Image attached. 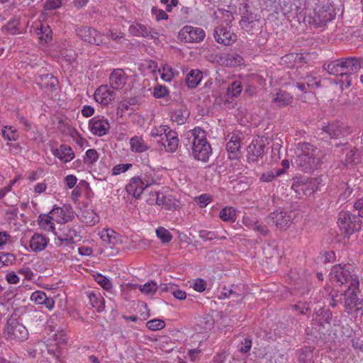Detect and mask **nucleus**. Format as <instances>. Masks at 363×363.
<instances>
[{"mask_svg": "<svg viewBox=\"0 0 363 363\" xmlns=\"http://www.w3.org/2000/svg\"><path fill=\"white\" fill-rule=\"evenodd\" d=\"M186 136L194 157L203 162H207L211 154V147L206 140V132L200 128H195L188 131Z\"/></svg>", "mask_w": 363, "mask_h": 363, "instance_id": "nucleus-1", "label": "nucleus"}, {"mask_svg": "<svg viewBox=\"0 0 363 363\" xmlns=\"http://www.w3.org/2000/svg\"><path fill=\"white\" fill-rule=\"evenodd\" d=\"M316 152L317 148L313 145L308 143H299L295 160L296 166L305 172H310L317 169L321 161Z\"/></svg>", "mask_w": 363, "mask_h": 363, "instance_id": "nucleus-2", "label": "nucleus"}, {"mask_svg": "<svg viewBox=\"0 0 363 363\" xmlns=\"http://www.w3.org/2000/svg\"><path fill=\"white\" fill-rule=\"evenodd\" d=\"M330 279L337 285H345L347 288H358L359 281L351 264H337L333 267L330 273Z\"/></svg>", "mask_w": 363, "mask_h": 363, "instance_id": "nucleus-3", "label": "nucleus"}, {"mask_svg": "<svg viewBox=\"0 0 363 363\" xmlns=\"http://www.w3.org/2000/svg\"><path fill=\"white\" fill-rule=\"evenodd\" d=\"M337 224L340 230L344 232L345 237L353 234L361 229V220L359 217L348 211H341L339 213Z\"/></svg>", "mask_w": 363, "mask_h": 363, "instance_id": "nucleus-4", "label": "nucleus"}, {"mask_svg": "<svg viewBox=\"0 0 363 363\" xmlns=\"http://www.w3.org/2000/svg\"><path fill=\"white\" fill-rule=\"evenodd\" d=\"M335 16L334 9L329 5L316 7L308 16V23L316 28H321L331 21Z\"/></svg>", "mask_w": 363, "mask_h": 363, "instance_id": "nucleus-5", "label": "nucleus"}, {"mask_svg": "<svg viewBox=\"0 0 363 363\" xmlns=\"http://www.w3.org/2000/svg\"><path fill=\"white\" fill-rule=\"evenodd\" d=\"M294 218L293 212L280 210L269 213L265 221L268 224L274 225L279 230H286L291 226Z\"/></svg>", "mask_w": 363, "mask_h": 363, "instance_id": "nucleus-6", "label": "nucleus"}, {"mask_svg": "<svg viewBox=\"0 0 363 363\" xmlns=\"http://www.w3.org/2000/svg\"><path fill=\"white\" fill-rule=\"evenodd\" d=\"M6 335L8 339L21 342L27 340L28 332L22 323L11 315L7 321Z\"/></svg>", "mask_w": 363, "mask_h": 363, "instance_id": "nucleus-7", "label": "nucleus"}, {"mask_svg": "<svg viewBox=\"0 0 363 363\" xmlns=\"http://www.w3.org/2000/svg\"><path fill=\"white\" fill-rule=\"evenodd\" d=\"M206 33L203 29L192 26H185L179 32V38L189 43H198L203 40Z\"/></svg>", "mask_w": 363, "mask_h": 363, "instance_id": "nucleus-8", "label": "nucleus"}, {"mask_svg": "<svg viewBox=\"0 0 363 363\" xmlns=\"http://www.w3.org/2000/svg\"><path fill=\"white\" fill-rule=\"evenodd\" d=\"M76 33L82 40L96 45L104 44V35L94 28L82 26L76 30Z\"/></svg>", "mask_w": 363, "mask_h": 363, "instance_id": "nucleus-9", "label": "nucleus"}, {"mask_svg": "<svg viewBox=\"0 0 363 363\" xmlns=\"http://www.w3.org/2000/svg\"><path fill=\"white\" fill-rule=\"evenodd\" d=\"M152 182V181L147 179L145 177H134L130 179L125 186V190L129 195L139 199L143 191L150 186Z\"/></svg>", "mask_w": 363, "mask_h": 363, "instance_id": "nucleus-10", "label": "nucleus"}, {"mask_svg": "<svg viewBox=\"0 0 363 363\" xmlns=\"http://www.w3.org/2000/svg\"><path fill=\"white\" fill-rule=\"evenodd\" d=\"M358 288L349 289L344 292V306L348 313H352L353 311H358L361 309L359 306L362 301L357 296Z\"/></svg>", "mask_w": 363, "mask_h": 363, "instance_id": "nucleus-11", "label": "nucleus"}, {"mask_svg": "<svg viewBox=\"0 0 363 363\" xmlns=\"http://www.w3.org/2000/svg\"><path fill=\"white\" fill-rule=\"evenodd\" d=\"M349 133V130L339 121H335L324 125L321 129V134L326 135L323 138L330 139L341 138Z\"/></svg>", "mask_w": 363, "mask_h": 363, "instance_id": "nucleus-12", "label": "nucleus"}, {"mask_svg": "<svg viewBox=\"0 0 363 363\" xmlns=\"http://www.w3.org/2000/svg\"><path fill=\"white\" fill-rule=\"evenodd\" d=\"M128 31L130 35L135 37H143L154 40L159 38L158 32L140 23L130 25Z\"/></svg>", "mask_w": 363, "mask_h": 363, "instance_id": "nucleus-13", "label": "nucleus"}, {"mask_svg": "<svg viewBox=\"0 0 363 363\" xmlns=\"http://www.w3.org/2000/svg\"><path fill=\"white\" fill-rule=\"evenodd\" d=\"M213 35L217 43L225 45H231L236 39V36L231 32L230 28L224 26L216 27Z\"/></svg>", "mask_w": 363, "mask_h": 363, "instance_id": "nucleus-14", "label": "nucleus"}, {"mask_svg": "<svg viewBox=\"0 0 363 363\" xmlns=\"http://www.w3.org/2000/svg\"><path fill=\"white\" fill-rule=\"evenodd\" d=\"M242 86L240 82H233L227 89L224 96L223 104L225 107L232 108L235 107V102L233 98L238 97L242 92Z\"/></svg>", "mask_w": 363, "mask_h": 363, "instance_id": "nucleus-15", "label": "nucleus"}, {"mask_svg": "<svg viewBox=\"0 0 363 363\" xmlns=\"http://www.w3.org/2000/svg\"><path fill=\"white\" fill-rule=\"evenodd\" d=\"M249 162H255L262 158L264 152V144L262 140H253L247 147Z\"/></svg>", "mask_w": 363, "mask_h": 363, "instance_id": "nucleus-16", "label": "nucleus"}, {"mask_svg": "<svg viewBox=\"0 0 363 363\" xmlns=\"http://www.w3.org/2000/svg\"><path fill=\"white\" fill-rule=\"evenodd\" d=\"M89 127L94 135L101 137L108 133L110 124L106 119L94 117L89 121Z\"/></svg>", "mask_w": 363, "mask_h": 363, "instance_id": "nucleus-17", "label": "nucleus"}, {"mask_svg": "<svg viewBox=\"0 0 363 363\" xmlns=\"http://www.w3.org/2000/svg\"><path fill=\"white\" fill-rule=\"evenodd\" d=\"M116 92L107 85L100 86L94 93L96 101L102 105L109 104L115 98Z\"/></svg>", "mask_w": 363, "mask_h": 363, "instance_id": "nucleus-18", "label": "nucleus"}, {"mask_svg": "<svg viewBox=\"0 0 363 363\" xmlns=\"http://www.w3.org/2000/svg\"><path fill=\"white\" fill-rule=\"evenodd\" d=\"M127 77L122 69H115L110 74L109 84L111 88L116 90L121 89L126 84Z\"/></svg>", "mask_w": 363, "mask_h": 363, "instance_id": "nucleus-19", "label": "nucleus"}, {"mask_svg": "<svg viewBox=\"0 0 363 363\" xmlns=\"http://www.w3.org/2000/svg\"><path fill=\"white\" fill-rule=\"evenodd\" d=\"M259 24V20L257 18L256 14L246 11V12L242 16L240 26L242 29L247 32L252 31L253 29L258 28Z\"/></svg>", "mask_w": 363, "mask_h": 363, "instance_id": "nucleus-20", "label": "nucleus"}, {"mask_svg": "<svg viewBox=\"0 0 363 363\" xmlns=\"http://www.w3.org/2000/svg\"><path fill=\"white\" fill-rule=\"evenodd\" d=\"M35 33L40 39L42 43L47 44L50 43L52 39V31L48 24L44 23H35Z\"/></svg>", "mask_w": 363, "mask_h": 363, "instance_id": "nucleus-21", "label": "nucleus"}, {"mask_svg": "<svg viewBox=\"0 0 363 363\" xmlns=\"http://www.w3.org/2000/svg\"><path fill=\"white\" fill-rule=\"evenodd\" d=\"M49 243V239L44 235L35 233L30 238L29 246L33 252H41L44 250Z\"/></svg>", "mask_w": 363, "mask_h": 363, "instance_id": "nucleus-22", "label": "nucleus"}, {"mask_svg": "<svg viewBox=\"0 0 363 363\" xmlns=\"http://www.w3.org/2000/svg\"><path fill=\"white\" fill-rule=\"evenodd\" d=\"M165 137V143H162V145L165 147L166 150L169 152H174L179 145V138L178 134L177 132L168 129L167 133L164 135Z\"/></svg>", "mask_w": 363, "mask_h": 363, "instance_id": "nucleus-23", "label": "nucleus"}, {"mask_svg": "<svg viewBox=\"0 0 363 363\" xmlns=\"http://www.w3.org/2000/svg\"><path fill=\"white\" fill-rule=\"evenodd\" d=\"M344 75H352L359 72L357 57H349L340 58Z\"/></svg>", "mask_w": 363, "mask_h": 363, "instance_id": "nucleus-24", "label": "nucleus"}, {"mask_svg": "<svg viewBox=\"0 0 363 363\" xmlns=\"http://www.w3.org/2000/svg\"><path fill=\"white\" fill-rule=\"evenodd\" d=\"M77 236V233L75 230L70 228H64L62 230V234L57 238L55 240V244L57 246H60L62 244L67 245H72L74 242V238Z\"/></svg>", "mask_w": 363, "mask_h": 363, "instance_id": "nucleus-25", "label": "nucleus"}, {"mask_svg": "<svg viewBox=\"0 0 363 363\" xmlns=\"http://www.w3.org/2000/svg\"><path fill=\"white\" fill-rule=\"evenodd\" d=\"M53 155L65 163L70 162L74 157V151L71 147L66 145H62L54 150Z\"/></svg>", "mask_w": 363, "mask_h": 363, "instance_id": "nucleus-26", "label": "nucleus"}, {"mask_svg": "<svg viewBox=\"0 0 363 363\" xmlns=\"http://www.w3.org/2000/svg\"><path fill=\"white\" fill-rule=\"evenodd\" d=\"M293 97L286 91L279 90L272 95V103L278 106H286L293 102Z\"/></svg>", "mask_w": 363, "mask_h": 363, "instance_id": "nucleus-27", "label": "nucleus"}, {"mask_svg": "<svg viewBox=\"0 0 363 363\" xmlns=\"http://www.w3.org/2000/svg\"><path fill=\"white\" fill-rule=\"evenodd\" d=\"M323 69L330 74L335 76H344L342 62L340 59L325 62Z\"/></svg>", "mask_w": 363, "mask_h": 363, "instance_id": "nucleus-28", "label": "nucleus"}, {"mask_svg": "<svg viewBox=\"0 0 363 363\" xmlns=\"http://www.w3.org/2000/svg\"><path fill=\"white\" fill-rule=\"evenodd\" d=\"M203 75L199 69H191L186 77V84L190 89L196 88L201 82Z\"/></svg>", "mask_w": 363, "mask_h": 363, "instance_id": "nucleus-29", "label": "nucleus"}, {"mask_svg": "<svg viewBox=\"0 0 363 363\" xmlns=\"http://www.w3.org/2000/svg\"><path fill=\"white\" fill-rule=\"evenodd\" d=\"M242 298V290L238 285H232L230 288L223 287L220 292V298Z\"/></svg>", "mask_w": 363, "mask_h": 363, "instance_id": "nucleus-30", "label": "nucleus"}, {"mask_svg": "<svg viewBox=\"0 0 363 363\" xmlns=\"http://www.w3.org/2000/svg\"><path fill=\"white\" fill-rule=\"evenodd\" d=\"M79 219L82 223L89 225H94L99 221L96 213L91 209H84L79 215Z\"/></svg>", "mask_w": 363, "mask_h": 363, "instance_id": "nucleus-31", "label": "nucleus"}, {"mask_svg": "<svg viewBox=\"0 0 363 363\" xmlns=\"http://www.w3.org/2000/svg\"><path fill=\"white\" fill-rule=\"evenodd\" d=\"M131 150L135 152H143L149 150L150 147L145 140L139 136H134L130 140Z\"/></svg>", "mask_w": 363, "mask_h": 363, "instance_id": "nucleus-32", "label": "nucleus"}, {"mask_svg": "<svg viewBox=\"0 0 363 363\" xmlns=\"http://www.w3.org/2000/svg\"><path fill=\"white\" fill-rule=\"evenodd\" d=\"M53 220L54 217L50 213L40 214L38 218L39 226L45 231L52 232L55 230Z\"/></svg>", "mask_w": 363, "mask_h": 363, "instance_id": "nucleus-33", "label": "nucleus"}, {"mask_svg": "<svg viewBox=\"0 0 363 363\" xmlns=\"http://www.w3.org/2000/svg\"><path fill=\"white\" fill-rule=\"evenodd\" d=\"M100 237L104 242L110 245L111 247L118 242L116 233L111 229H103L100 233Z\"/></svg>", "mask_w": 363, "mask_h": 363, "instance_id": "nucleus-34", "label": "nucleus"}, {"mask_svg": "<svg viewBox=\"0 0 363 363\" xmlns=\"http://www.w3.org/2000/svg\"><path fill=\"white\" fill-rule=\"evenodd\" d=\"M240 140L238 135H233L230 140L226 144V150L228 152L233 155L230 158H236L238 157V152L240 147Z\"/></svg>", "mask_w": 363, "mask_h": 363, "instance_id": "nucleus-35", "label": "nucleus"}, {"mask_svg": "<svg viewBox=\"0 0 363 363\" xmlns=\"http://www.w3.org/2000/svg\"><path fill=\"white\" fill-rule=\"evenodd\" d=\"M219 217L223 221L233 223L237 218L236 211L233 207L226 206L220 211Z\"/></svg>", "mask_w": 363, "mask_h": 363, "instance_id": "nucleus-36", "label": "nucleus"}, {"mask_svg": "<svg viewBox=\"0 0 363 363\" xmlns=\"http://www.w3.org/2000/svg\"><path fill=\"white\" fill-rule=\"evenodd\" d=\"M66 211H69V209L66 207L65 208H62L60 207H54L49 213L54 217L57 222L61 220L64 222H67L70 217L67 214Z\"/></svg>", "mask_w": 363, "mask_h": 363, "instance_id": "nucleus-37", "label": "nucleus"}, {"mask_svg": "<svg viewBox=\"0 0 363 363\" xmlns=\"http://www.w3.org/2000/svg\"><path fill=\"white\" fill-rule=\"evenodd\" d=\"M39 84L42 87L52 89L58 84V80L53 75L48 74L40 77Z\"/></svg>", "mask_w": 363, "mask_h": 363, "instance_id": "nucleus-38", "label": "nucleus"}, {"mask_svg": "<svg viewBox=\"0 0 363 363\" xmlns=\"http://www.w3.org/2000/svg\"><path fill=\"white\" fill-rule=\"evenodd\" d=\"M223 60V63L225 66L235 67L241 65L242 63L243 59L240 55L235 53H232L227 55Z\"/></svg>", "mask_w": 363, "mask_h": 363, "instance_id": "nucleus-39", "label": "nucleus"}, {"mask_svg": "<svg viewBox=\"0 0 363 363\" xmlns=\"http://www.w3.org/2000/svg\"><path fill=\"white\" fill-rule=\"evenodd\" d=\"M244 223L249 228H252L254 230L259 232L262 235H267L269 233V230L265 225L259 223L257 221L251 222L249 219L245 218Z\"/></svg>", "mask_w": 363, "mask_h": 363, "instance_id": "nucleus-40", "label": "nucleus"}, {"mask_svg": "<svg viewBox=\"0 0 363 363\" xmlns=\"http://www.w3.org/2000/svg\"><path fill=\"white\" fill-rule=\"evenodd\" d=\"M282 174H284V169H280V168H274L263 173L260 177V180L264 182H269Z\"/></svg>", "mask_w": 363, "mask_h": 363, "instance_id": "nucleus-41", "label": "nucleus"}, {"mask_svg": "<svg viewBox=\"0 0 363 363\" xmlns=\"http://www.w3.org/2000/svg\"><path fill=\"white\" fill-rule=\"evenodd\" d=\"M189 115L188 111L179 109L172 113L171 119L177 124H183L186 122Z\"/></svg>", "mask_w": 363, "mask_h": 363, "instance_id": "nucleus-42", "label": "nucleus"}, {"mask_svg": "<svg viewBox=\"0 0 363 363\" xmlns=\"http://www.w3.org/2000/svg\"><path fill=\"white\" fill-rule=\"evenodd\" d=\"M3 138L8 141H16L18 138L16 129L12 126H4L1 130Z\"/></svg>", "mask_w": 363, "mask_h": 363, "instance_id": "nucleus-43", "label": "nucleus"}, {"mask_svg": "<svg viewBox=\"0 0 363 363\" xmlns=\"http://www.w3.org/2000/svg\"><path fill=\"white\" fill-rule=\"evenodd\" d=\"M89 299L91 305L97 309L98 311H102L104 308V300L99 295L92 292L89 294Z\"/></svg>", "mask_w": 363, "mask_h": 363, "instance_id": "nucleus-44", "label": "nucleus"}, {"mask_svg": "<svg viewBox=\"0 0 363 363\" xmlns=\"http://www.w3.org/2000/svg\"><path fill=\"white\" fill-rule=\"evenodd\" d=\"M156 235L163 244L169 243L172 239L170 232L162 226L156 229Z\"/></svg>", "mask_w": 363, "mask_h": 363, "instance_id": "nucleus-45", "label": "nucleus"}, {"mask_svg": "<svg viewBox=\"0 0 363 363\" xmlns=\"http://www.w3.org/2000/svg\"><path fill=\"white\" fill-rule=\"evenodd\" d=\"M139 290L144 294L153 295L157 291L158 286L156 282L151 281L145 283L143 285L139 286Z\"/></svg>", "mask_w": 363, "mask_h": 363, "instance_id": "nucleus-46", "label": "nucleus"}, {"mask_svg": "<svg viewBox=\"0 0 363 363\" xmlns=\"http://www.w3.org/2000/svg\"><path fill=\"white\" fill-rule=\"evenodd\" d=\"M95 281L105 290L108 291L112 288L111 281L101 274L94 276Z\"/></svg>", "mask_w": 363, "mask_h": 363, "instance_id": "nucleus-47", "label": "nucleus"}, {"mask_svg": "<svg viewBox=\"0 0 363 363\" xmlns=\"http://www.w3.org/2000/svg\"><path fill=\"white\" fill-rule=\"evenodd\" d=\"M312 357V350L308 347L303 348L299 352L298 359L301 362L311 363Z\"/></svg>", "mask_w": 363, "mask_h": 363, "instance_id": "nucleus-48", "label": "nucleus"}, {"mask_svg": "<svg viewBox=\"0 0 363 363\" xmlns=\"http://www.w3.org/2000/svg\"><path fill=\"white\" fill-rule=\"evenodd\" d=\"M146 325L151 330H158L165 327V323L160 319H153L147 321Z\"/></svg>", "mask_w": 363, "mask_h": 363, "instance_id": "nucleus-49", "label": "nucleus"}, {"mask_svg": "<svg viewBox=\"0 0 363 363\" xmlns=\"http://www.w3.org/2000/svg\"><path fill=\"white\" fill-rule=\"evenodd\" d=\"M62 6L61 0H46L44 4V11L42 15H45V11H51L60 8Z\"/></svg>", "mask_w": 363, "mask_h": 363, "instance_id": "nucleus-50", "label": "nucleus"}, {"mask_svg": "<svg viewBox=\"0 0 363 363\" xmlns=\"http://www.w3.org/2000/svg\"><path fill=\"white\" fill-rule=\"evenodd\" d=\"M99 158L98 152L94 149H89L86 152L84 162L88 164H93L97 161Z\"/></svg>", "mask_w": 363, "mask_h": 363, "instance_id": "nucleus-51", "label": "nucleus"}, {"mask_svg": "<svg viewBox=\"0 0 363 363\" xmlns=\"http://www.w3.org/2000/svg\"><path fill=\"white\" fill-rule=\"evenodd\" d=\"M30 300L36 304H43L46 300V294L43 291H36L31 294Z\"/></svg>", "mask_w": 363, "mask_h": 363, "instance_id": "nucleus-52", "label": "nucleus"}, {"mask_svg": "<svg viewBox=\"0 0 363 363\" xmlns=\"http://www.w3.org/2000/svg\"><path fill=\"white\" fill-rule=\"evenodd\" d=\"M195 201L200 206V207H206L212 201V198L207 194H201L195 198Z\"/></svg>", "mask_w": 363, "mask_h": 363, "instance_id": "nucleus-53", "label": "nucleus"}, {"mask_svg": "<svg viewBox=\"0 0 363 363\" xmlns=\"http://www.w3.org/2000/svg\"><path fill=\"white\" fill-rule=\"evenodd\" d=\"M15 259L14 255L11 253L0 252V262L3 266L11 264Z\"/></svg>", "mask_w": 363, "mask_h": 363, "instance_id": "nucleus-54", "label": "nucleus"}, {"mask_svg": "<svg viewBox=\"0 0 363 363\" xmlns=\"http://www.w3.org/2000/svg\"><path fill=\"white\" fill-rule=\"evenodd\" d=\"M252 347V340L249 338H244L238 345V349L242 353H247Z\"/></svg>", "mask_w": 363, "mask_h": 363, "instance_id": "nucleus-55", "label": "nucleus"}, {"mask_svg": "<svg viewBox=\"0 0 363 363\" xmlns=\"http://www.w3.org/2000/svg\"><path fill=\"white\" fill-rule=\"evenodd\" d=\"M169 94V91L165 86L157 85L154 89L153 95L156 98H162L167 96Z\"/></svg>", "mask_w": 363, "mask_h": 363, "instance_id": "nucleus-56", "label": "nucleus"}, {"mask_svg": "<svg viewBox=\"0 0 363 363\" xmlns=\"http://www.w3.org/2000/svg\"><path fill=\"white\" fill-rule=\"evenodd\" d=\"M151 12L152 15L155 16V19L157 21L161 20H167L168 18V15L162 9H159L157 7H152Z\"/></svg>", "mask_w": 363, "mask_h": 363, "instance_id": "nucleus-57", "label": "nucleus"}, {"mask_svg": "<svg viewBox=\"0 0 363 363\" xmlns=\"http://www.w3.org/2000/svg\"><path fill=\"white\" fill-rule=\"evenodd\" d=\"M132 167V164L126 163V164H120L115 166L112 169L113 175H118L121 173L125 172L128 170Z\"/></svg>", "mask_w": 363, "mask_h": 363, "instance_id": "nucleus-58", "label": "nucleus"}, {"mask_svg": "<svg viewBox=\"0 0 363 363\" xmlns=\"http://www.w3.org/2000/svg\"><path fill=\"white\" fill-rule=\"evenodd\" d=\"M199 238L203 241H210L216 238V235L213 232L205 230H200L199 233Z\"/></svg>", "mask_w": 363, "mask_h": 363, "instance_id": "nucleus-59", "label": "nucleus"}, {"mask_svg": "<svg viewBox=\"0 0 363 363\" xmlns=\"http://www.w3.org/2000/svg\"><path fill=\"white\" fill-rule=\"evenodd\" d=\"M169 128L167 125H160L159 128H154L151 130L150 135L152 137L162 136L165 135Z\"/></svg>", "mask_w": 363, "mask_h": 363, "instance_id": "nucleus-60", "label": "nucleus"}, {"mask_svg": "<svg viewBox=\"0 0 363 363\" xmlns=\"http://www.w3.org/2000/svg\"><path fill=\"white\" fill-rule=\"evenodd\" d=\"M192 287L196 291L203 292L206 288V283L202 279H197L194 281Z\"/></svg>", "mask_w": 363, "mask_h": 363, "instance_id": "nucleus-61", "label": "nucleus"}, {"mask_svg": "<svg viewBox=\"0 0 363 363\" xmlns=\"http://www.w3.org/2000/svg\"><path fill=\"white\" fill-rule=\"evenodd\" d=\"M61 55L69 62L74 61L76 58V54L72 50H64L62 51Z\"/></svg>", "mask_w": 363, "mask_h": 363, "instance_id": "nucleus-62", "label": "nucleus"}, {"mask_svg": "<svg viewBox=\"0 0 363 363\" xmlns=\"http://www.w3.org/2000/svg\"><path fill=\"white\" fill-rule=\"evenodd\" d=\"M176 298L179 300H184L186 297V294L184 291L177 289V286L174 285V289L171 293Z\"/></svg>", "mask_w": 363, "mask_h": 363, "instance_id": "nucleus-63", "label": "nucleus"}, {"mask_svg": "<svg viewBox=\"0 0 363 363\" xmlns=\"http://www.w3.org/2000/svg\"><path fill=\"white\" fill-rule=\"evenodd\" d=\"M354 208L357 211L359 217L363 218V198L359 199L354 202Z\"/></svg>", "mask_w": 363, "mask_h": 363, "instance_id": "nucleus-64", "label": "nucleus"}]
</instances>
